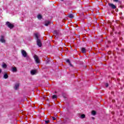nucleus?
<instances>
[{"mask_svg": "<svg viewBox=\"0 0 124 124\" xmlns=\"http://www.w3.org/2000/svg\"><path fill=\"white\" fill-rule=\"evenodd\" d=\"M69 65H70V66H72V64H71V63H69Z\"/></svg>", "mask_w": 124, "mask_h": 124, "instance_id": "a878e982", "label": "nucleus"}, {"mask_svg": "<svg viewBox=\"0 0 124 124\" xmlns=\"http://www.w3.org/2000/svg\"><path fill=\"white\" fill-rule=\"evenodd\" d=\"M25 58H26V60L27 61H29V60H30L31 58H30V56L29 55H27Z\"/></svg>", "mask_w": 124, "mask_h": 124, "instance_id": "6ab92c4d", "label": "nucleus"}, {"mask_svg": "<svg viewBox=\"0 0 124 124\" xmlns=\"http://www.w3.org/2000/svg\"><path fill=\"white\" fill-rule=\"evenodd\" d=\"M54 33H55L56 34H58V31H57V30L55 31H54Z\"/></svg>", "mask_w": 124, "mask_h": 124, "instance_id": "4be33fe9", "label": "nucleus"}, {"mask_svg": "<svg viewBox=\"0 0 124 124\" xmlns=\"http://www.w3.org/2000/svg\"><path fill=\"white\" fill-rule=\"evenodd\" d=\"M34 59L35 62H36L37 63H40V61H39V58H38V56H37V55H34Z\"/></svg>", "mask_w": 124, "mask_h": 124, "instance_id": "7ed1b4c3", "label": "nucleus"}, {"mask_svg": "<svg viewBox=\"0 0 124 124\" xmlns=\"http://www.w3.org/2000/svg\"><path fill=\"white\" fill-rule=\"evenodd\" d=\"M58 97V96L57 95H53L52 96V99H55V98H57Z\"/></svg>", "mask_w": 124, "mask_h": 124, "instance_id": "dca6fc26", "label": "nucleus"}, {"mask_svg": "<svg viewBox=\"0 0 124 124\" xmlns=\"http://www.w3.org/2000/svg\"><path fill=\"white\" fill-rule=\"evenodd\" d=\"M52 120H53V121H55V120L56 119V118L55 117H52Z\"/></svg>", "mask_w": 124, "mask_h": 124, "instance_id": "5701e85b", "label": "nucleus"}, {"mask_svg": "<svg viewBox=\"0 0 124 124\" xmlns=\"http://www.w3.org/2000/svg\"><path fill=\"white\" fill-rule=\"evenodd\" d=\"M34 35L37 41V45H38L39 47H41V46H42V44L41 43V41H40V39L38 37L39 33H35L34 34Z\"/></svg>", "mask_w": 124, "mask_h": 124, "instance_id": "f257e3e1", "label": "nucleus"}, {"mask_svg": "<svg viewBox=\"0 0 124 124\" xmlns=\"http://www.w3.org/2000/svg\"><path fill=\"white\" fill-rule=\"evenodd\" d=\"M92 115H93V116H95V115H96V112H95V111L94 110H93L91 112Z\"/></svg>", "mask_w": 124, "mask_h": 124, "instance_id": "ddd939ff", "label": "nucleus"}, {"mask_svg": "<svg viewBox=\"0 0 124 124\" xmlns=\"http://www.w3.org/2000/svg\"><path fill=\"white\" fill-rule=\"evenodd\" d=\"M109 86V84H108V83H106V87H107V88H108V87Z\"/></svg>", "mask_w": 124, "mask_h": 124, "instance_id": "b1692460", "label": "nucleus"}, {"mask_svg": "<svg viewBox=\"0 0 124 124\" xmlns=\"http://www.w3.org/2000/svg\"><path fill=\"white\" fill-rule=\"evenodd\" d=\"M45 23V26H46V27H48L49 26V24H50V21L48 20L46 21Z\"/></svg>", "mask_w": 124, "mask_h": 124, "instance_id": "6e6552de", "label": "nucleus"}, {"mask_svg": "<svg viewBox=\"0 0 124 124\" xmlns=\"http://www.w3.org/2000/svg\"><path fill=\"white\" fill-rule=\"evenodd\" d=\"M115 2H119V0H113Z\"/></svg>", "mask_w": 124, "mask_h": 124, "instance_id": "393cba45", "label": "nucleus"}, {"mask_svg": "<svg viewBox=\"0 0 124 124\" xmlns=\"http://www.w3.org/2000/svg\"><path fill=\"white\" fill-rule=\"evenodd\" d=\"M93 120H94V117H92Z\"/></svg>", "mask_w": 124, "mask_h": 124, "instance_id": "cd10ccee", "label": "nucleus"}, {"mask_svg": "<svg viewBox=\"0 0 124 124\" xmlns=\"http://www.w3.org/2000/svg\"><path fill=\"white\" fill-rule=\"evenodd\" d=\"M21 54H22L23 57H24V58H26V57H27V56H28V53H27V52H26V51H25V50H22Z\"/></svg>", "mask_w": 124, "mask_h": 124, "instance_id": "39448f33", "label": "nucleus"}, {"mask_svg": "<svg viewBox=\"0 0 124 124\" xmlns=\"http://www.w3.org/2000/svg\"><path fill=\"white\" fill-rule=\"evenodd\" d=\"M31 75H34V74H36V70H31Z\"/></svg>", "mask_w": 124, "mask_h": 124, "instance_id": "1a4fd4ad", "label": "nucleus"}, {"mask_svg": "<svg viewBox=\"0 0 124 124\" xmlns=\"http://www.w3.org/2000/svg\"><path fill=\"white\" fill-rule=\"evenodd\" d=\"M81 52L82 53H86V52H87V50H86V48H85L84 47H82L81 48Z\"/></svg>", "mask_w": 124, "mask_h": 124, "instance_id": "f8f14e48", "label": "nucleus"}, {"mask_svg": "<svg viewBox=\"0 0 124 124\" xmlns=\"http://www.w3.org/2000/svg\"><path fill=\"white\" fill-rule=\"evenodd\" d=\"M66 62H68V63H70V61L69 59H67L66 61Z\"/></svg>", "mask_w": 124, "mask_h": 124, "instance_id": "412c9836", "label": "nucleus"}, {"mask_svg": "<svg viewBox=\"0 0 124 124\" xmlns=\"http://www.w3.org/2000/svg\"><path fill=\"white\" fill-rule=\"evenodd\" d=\"M38 19H42V16L40 15H38L37 16Z\"/></svg>", "mask_w": 124, "mask_h": 124, "instance_id": "a211bd4d", "label": "nucleus"}, {"mask_svg": "<svg viewBox=\"0 0 124 124\" xmlns=\"http://www.w3.org/2000/svg\"><path fill=\"white\" fill-rule=\"evenodd\" d=\"M108 6L112 9H116L117 8V7L116 6V5H114V4L113 3H108Z\"/></svg>", "mask_w": 124, "mask_h": 124, "instance_id": "20e7f679", "label": "nucleus"}, {"mask_svg": "<svg viewBox=\"0 0 124 124\" xmlns=\"http://www.w3.org/2000/svg\"><path fill=\"white\" fill-rule=\"evenodd\" d=\"M69 18H70L71 19L73 18V17H74V16H73V14H71L69 15L68 16Z\"/></svg>", "mask_w": 124, "mask_h": 124, "instance_id": "4468645a", "label": "nucleus"}, {"mask_svg": "<svg viewBox=\"0 0 124 124\" xmlns=\"http://www.w3.org/2000/svg\"><path fill=\"white\" fill-rule=\"evenodd\" d=\"M2 67H3V68H6V67H7V65H6L5 63H3L2 64Z\"/></svg>", "mask_w": 124, "mask_h": 124, "instance_id": "2eb2a0df", "label": "nucleus"}, {"mask_svg": "<svg viewBox=\"0 0 124 124\" xmlns=\"http://www.w3.org/2000/svg\"><path fill=\"white\" fill-rule=\"evenodd\" d=\"M12 72H17V68H16V67H12Z\"/></svg>", "mask_w": 124, "mask_h": 124, "instance_id": "0eeeda50", "label": "nucleus"}, {"mask_svg": "<svg viewBox=\"0 0 124 124\" xmlns=\"http://www.w3.org/2000/svg\"><path fill=\"white\" fill-rule=\"evenodd\" d=\"M0 41L1 43H5V40L4 39V36L1 35V38L0 39Z\"/></svg>", "mask_w": 124, "mask_h": 124, "instance_id": "423d86ee", "label": "nucleus"}, {"mask_svg": "<svg viewBox=\"0 0 124 124\" xmlns=\"http://www.w3.org/2000/svg\"><path fill=\"white\" fill-rule=\"evenodd\" d=\"M85 117H86V116L85 115V114H82L81 116H80V118L81 119H85Z\"/></svg>", "mask_w": 124, "mask_h": 124, "instance_id": "f3484780", "label": "nucleus"}, {"mask_svg": "<svg viewBox=\"0 0 124 124\" xmlns=\"http://www.w3.org/2000/svg\"><path fill=\"white\" fill-rule=\"evenodd\" d=\"M19 83H16L15 85L14 89L15 90H17L19 86Z\"/></svg>", "mask_w": 124, "mask_h": 124, "instance_id": "9d476101", "label": "nucleus"}, {"mask_svg": "<svg viewBox=\"0 0 124 124\" xmlns=\"http://www.w3.org/2000/svg\"><path fill=\"white\" fill-rule=\"evenodd\" d=\"M6 25H7V27L8 28H9L10 29H13V28H14V25L10 23V22H9V21L6 22Z\"/></svg>", "mask_w": 124, "mask_h": 124, "instance_id": "f03ea898", "label": "nucleus"}, {"mask_svg": "<svg viewBox=\"0 0 124 124\" xmlns=\"http://www.w3.org/2000/svg\"><path fill=\"white\" fill-rule=\"evenodd\" d=\"M45 122V124H49V123H50V120H46Z\"/></svg>", "mask_w": 124, "mask_h": 124, "instance_id": "aec40b11", "label": "nucleus"}, {"mask_svg": "<svg viewBox=\"0 0 124 124\" xmlns=\"http://www.w3.org/2000/svg\"><path fill=\"white\" fill-rule=\"evenodd\" d=\"M3 78H4V79H7V78H8V75L7 74V73H5L4 74Z\"/></svg>", "mask_w": 124, "mask_h": 124, "instance_id": "9b49d317", "label": "nucleus"}, {"mask_svg": "<svg viewBox=\"0 0 124 124\" xmlns=\"http://www.w3.org/2000/svg\"><path fill=\"white\" fill-rule=\"evenodd\" d=\"M1 73V69H0V74Z\"/></svg>", "mask_w": 124, "mask_h": 124, "instance_id": "bb28decb", "label": "nucleus"}, {"mask_svg": "<svg viewBox=\"0 0 124 124\" xmlns=\"http://www.w3.org/2000/svg\"><path fill=\"white\" fill-rule=\"evenodd\" d=\"M62 1H63V0H61Z\"/></svg>", "mask_w": 124, "mask_h": 124, "instance_id": "c85d7f7f", "label": "nucleus"}]
</instances>
